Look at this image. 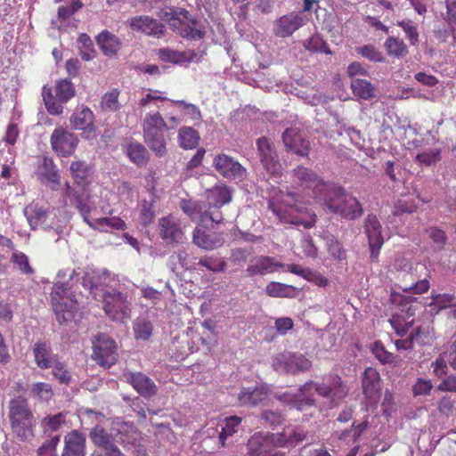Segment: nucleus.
I'll list each match as a JSON object with an SVG mask.
<instances>
[{"instance_id": "f257e3e1", "label": "nucleus", "mask_w": 456, "mask_h": 456, "mask_svg": "<svg viewBox=\"0 0 456 456\" xmlns=\"http://www.w3.org/2000/svg\"><path fill=\"white\" fill-rule=\"evenodd\" d=\"M205 200H182L183 212L199 225L208 227L221 224L224 216L221 208L232 200V190L224 183H217L205 191Z\"/></svg>"}, {"instance_id": "f03ea898", "label": "nucleus", "mask_w": 456, "mask_h": 456, "mask_svg": "<svg viewBox=\"0 0 456 456\" xmlns=\"http://www.w3.org/2000/svg\"><path fill=\"white\" fill-rule=\"evenodd\" d=\"M314 388L319 395L330 399L335 405L348 393V387L342 379L337 374H330L322 383L305 382L299 388V394L289 401L290 408L304 411L305 408L314 405V398L308 395Z\"/></svg>"}, {"instance_id": "7ed1b4c3", "label": "nucleus", "mask_w": 456, "mask_h": 456, "mask_svg": "<svg viewBox=\"0 0 456 456\" xmlns=\"http://www.w3.org/2000/svg\"><path fill=\"white\" fill-rule=\"evenodd\" d=\"M320 203L323 204L330 212L347 220H355L363 213V208L357 198L334 183L328 188Z\"/></svg>"}, {"instance_id": "20e7f679", "label": "nucleus", "mask_w": 456, "mask_h": 456, "mask_svg": "<svg viewBox=\"0 0 456 456\" xmlns=\"http://www.w3.org/2000/svg\"><path fill=\"white\" fill-rule=\"evenodd\" d=\"M294 193L288 192L280 201L269 200L268 208L282 223L301 225L305 228L314 227L316 223V215L305 212V208L303 206L294 204Z\"/></svg>"}, {"instance_id": "39448f33", "label": "nucleus", "mask_w": 456, "mask_h": 456, "mask_svg": "<svg viewBox=\"0 0 456 456\" xmlns=\"http://www.w3.org/2000/svg\"><path fill=\"white\" fill-rule=\"evenodd\" d=\"M160 18L183 38L200 40L205 35L202 24L193 19L185 9L167 7L161 12Z\"/></svg>"}, {"instance_id": "423d86ee", "label": "nucleus", "mask_w": 456, "mask_h": 456, "mask_svg": "<svg viewBox=\"0 0 456 456\" xmlns=\"http://www.w3.org/2000/svg\"><path fill=\"white\" fill-rule=\"evenodd\" d=\"M8 417L12 429L19 438L25 441L34 436L36 420L27 399L21 396L12 399Z\"/></svg>"}, {"instance_id": "0eeeda50", "label": "nucleus", "mask_w": 456, "mask_h": 456, "mask_svg": "<svg viewBox=\"0 0 456 456\" xmlns=\"http://www.w3.org/2000/svg\"><path fill=\"white\" fill-rule=\"evenodd\" d=\"M167 130V124L159 112H149L145 115L142 123L143 140L159 158L166 156L167 152L165 137Z\"/></svg>"}, {"instance_id": "6e6552de", "label": "nucleus", "mask_w": 456, "mask_h": 456, "mask_svg": "<svg viewBox=\"0 0 456 456\" xmlns=\"http://www.w3.org/2000/svg\"><path fill=\"white\" fill-rule=\"evenodd\" d=\"M43 101L50 115H61L63 112V103L75 96V88L71 81L61 79L56 81L54 87L44 86L42 89Z\"/></svg>"}, {"instance_id": "1a4fd4ad", "label": "nucleus", "mask_w": 456, "mask_h": 456, "mask_svg": "<svg viewBox=\"0 0 456 456\" xmlns=\"http://www.w3.org/2000/svg\"><path fill=\"white\" fill-rule=\"evenodd\" d=\"M53 309L60 324L74 318L77 305L75 294L70 290L69 283H54L51 292Z\"/></svg>"}, {"instance_id": "9d476101", "label": "nucleus", "mask_w": 456, "mask_h": 456, "mask_svg": "<svg viewBox=\"0 0 456 456\" xmlns=\"http://www.w3.org/2000/svg\"><path fill=\"white\" fill-rule=\"evenodd\" d=\"M248 447L251 456H285V452L278 450L284 448V440L280 433H256L248 440Z\"/></svg>"}, {"instance_id": "9b49d317", "label": "nucleus", "mask_w": 456, "mask_h": 456, "mask_svg": "<svg viewBox=\"0 0 456 456\" xmlns=\"http://www.w3.org/2000/svg\"><path fill=\"white\" fill-rule=\"evenodd\" d=\"M103 310L112 321L126 322L131 317V303L127 295L117 289L106 290L102 295Z\"/></svg>"}, {"instance_id": "f8f14e48", "label": "nucleus", "mask_w": 456, "mask_h": 456, "mask_svg": "<svg viewBox=\"0 0 456 456\" xmlns=\"http://www.w3.org/2000/svg\"><path fill=\"white\" fill-rule=\"evenodd\" d=\"M295 182L303 190L312 191L314 199L320 202L333 183L325 182L314 170L303 166L293 169Z\"/></svg>"}, {"instance_id": "ddd939ff", "label": "nucleus", "mask_w": 456, "mask_h": 456, "mask_svg": "<svg viewBox=\"0 0 456 456\" xmlns=\"http://www.w3.org/2000/svg\"><path fill=\"white\" fill-rule=\"evenodd\" d=\"M93 359L101 366L114 365L118 358L116 342L106 334H99L93 341Z\"/></svg>"}, {"instance_id": "4468645a", "label": "nucleus", "mask_w": 456, "mask_h": 456, "mask_svg": "<svg viewBox=\"0 0 456 456\" xmlns=\"http://www.w3.org/2000/svg\"><path fill=\"white\" fill-rule=\"evenodd\" d=\"M260 162L264 168L272 176L280 177L282 174V165L273 142L265 136L258 138L256 142Z\"/></svg>"}, {"instance_id": "2eb2a0df", "label": "nucleus", "mask_w": 456, "mask_h": 456, "mask_svg": "<svg viewBox=\"0 0 456 456\" xmlns=\"http://www.w3.org/2000/svg\"><path fill=\"white\" fill-rule=\"evenodd\" d=\"M273 365L278 371L296 374L309 370L312 362L302 354L284 352L273 358Z\"/></svg>"}, {"instance_id": "dca6fc26", "label": "nucleus", "mask_w": 456, "mask_h": 456, "mask_svg": "<svg viewBox=\"0 0 456 456\" xmlns=\"http://www.w3.org/2000/svg\"><path fill=\"white\" fill-rule=\"evenodd\" d=\"M50 142L53 151L58 156L67 158L75 152L79 140L74 133L59 126L53 131Z\"/></svg>"}, {"instance_id": "f3484780", "label": "nucleus", "mask_w": 456, "mask_h": 456, "mask_svg": "<svg viewBox=\"0 0 456 456\" xmlns=\"http://www.w3.org/2000/svg\"><path fill=\"white\" fill-rule=\"evenodd\" d=\"M159 235L169 245H179L186 240L181 221L171 214L159 219Z\"/></svg>"}, {"instance_id": "a211bd4d", "label": "nucleus", "mask_w": 456, "mask_h": 456, "mask_svg": "<svg viewBox=\"0 0 456 456\" xmlns=\"http://www.w3.org/2000/svg\"><path fill=\"white\" fill-rule=\"evenodd\" d=\"M364 230L369 241L370 258L371 262H378L379 251L384 244L382 226L374 214H369L364 221Z\"/></svg>"}, {"instance_id": "6ab92c4d", "label": "nucleus", "mask_w": 456, "mask_h": 456, "mask_svg": "<svg viewBox=\"0 0 456 456\" xmlns=\"http://www.w3.org/2000/svg\"><path fill=\"white\" fill-rule=\"evenodd\" d=\"M304 25L303 17L297 12H289L273 21V33L276 37L286 38Z\"/></svg>"}, {"instance_id": "aec40b11", "label": "nucleus", "mask_w": 456, "mask_h": 456, "mask_svg": "<svg viewBox=\"0 0 456 456\" xmlns=\"http://www.w3.org/2000/svg\"><path fill=\"white\" fill-rule=\"evenodd\" d=\"M215 169L224 178L242 180L246 169L236 160L226 154H218L214 158Z\"/></svg>"}, {"instance_id": "412c9836", "label": "nucleus", "mask_w": 456, "mask_h": 456, "mask_svg": "<svg viewBox=\"0 0 456 456\" xmlns=\"http://www.w3.org/2000/svg\"><path fill=\"white\" fill-rule=\"evenodd\" d=\"M362 387L368 404L377 403L380 398V376L376 369L372 367L365 369L362 378Z\"/></svg>"}, {"instance_id": "4be33fe9", "label": "nucleus", "mask_w": 456, "mask_h": 456, "mask_svg": "<svg viewBox=\"0 0 456 456\" xmlns=\"http://www.w3.org/2000/svg\"><path fill=\"white\" fill-rule=\"evenodd\" d=\"M282 142L287 151L298 156L308 157L311 150L310 142L305 139L297 129H286L282 134Z\"/></svg>"}, {"instance_id": "5701e85b", "label": "nucleus", "mask_w": 456, "mask_h": 456, "mask_svg": "<svg viewBox=\"0 0 456 456\" xmlns=\"http://www.w3.org/2000/svg\"><path fill=\"white\" fill-rule=\"evenodd\" d=\"M89 436L94 444L103 449L108 456H122V452L115 444L112 435L102 427L96 426L92 428Z\"/></svg>"}, {"instance_id": "b1692460", "label": "nucleus", "mask_w": 456, "mask_h": 456, "mask_svg": "<svg viewBox=\"0 0 456 456\" xmlns=\"http://www.w3.org/2000/svg\"><path fill=\"white\" fill-rule=\"evenodd\" d=\"M124 377L134 389L142 396L149 398L157 394V386L154 381L142 372H126Z\"/></svg>"}, {"instance_id": "393cba45", "label": "nucleus", "mask_w": 456, "mask_h": 456, "mask_svg": "<svg viewBox=\"0 0 456 456\" xmlns=\"http://www.w3.org/2000/svg\"><path fill=\"white\" fill-rule=\"evenodd\" d=\"M129 26L134 31L142 32L148 36L159 37L164 34V25L146 15L132 18Z\"/></svg>"}, {"instance_id": "a878e982", "label": "nucleus", "mask_w": 456, "mask_h": 456, "mask_svg": "<svg viewBox=\"0 0 456 456\" xmlns=\"http://www.w3.org/2000/svg\"><path fill=\"white\" fill-rule=\"evenodd\" d=\"M287 265L275 260L274 257L260 256L247 267V274L249 277L265 275L275 271L276 268H286Z\"/></svg>"}, {"instance_id": "bb28decb", "label": "nucleus", "mask_w": 456, "mask_h": 456, "mask_svg": "<svg viewBox=\"0 0 456 456\" xmlns=\"http://www.w3.org/2000/svg\"><path fill=\"white\" fill-rule=\"evenodd\" d=\"M95 41L103 55L109 58L116 57L122 45L119 37L107 29L100 32Z\"/></svg>"}, {"instance_id": "cd10ccee", "label": "nucleus", "mask_w": 456, "mask_h": 456, "mask_svg": "<svg viewBox=\"0 0 456 456\" xmlns=\"http://www.w3.org/2000/svg\"><path fill=\"white\" fill-rule=\"evenodd\" d=\"M86 436L77 430H72L65 436V446L61 456H85Z\"/></svg>"}, {"instance_id": "c85d7f7f", "label": "nucleus", "mask_w": 456, "mask_h": 456, "mask_svg": "<svg viewBox=\"0 0 456 456\" xmlns=\"http://www.w3.org/2000/svg\"><path fill=\"white\" fill-rule=\"evenodd\" d=\"M286 271L293 274L298 275L309 282L314 283L318 287H327L330 281L318 271H314L310 268H304L297 264H289L286 265Z\"/></svg>"}, {"instance_id": "c756f323", "label": "nucleus", "mask_w": 456, "mask_h": 456, "mask_svg": "<svg viewBox=\"0 0 456 456\" xmlns=\"http://www.w3.org/2000/svg\"><path fill=\"white\" fill-rule=\"evenodd\" d=\"M33 354L37 366L42 370L52 368L58 356L54 354L49 344L37 342L33 346Z\"/></svg>"}, {"instance_id": "7c9ffc66", "label": "nucleus", "mask_w": 456, "mask_h": 456, "mask_svg": "<svg viewBox=\"0 0 456 456\" xmlns=\"http://www.w3.org/2000/svg\"><path fill=\"white\" fill-rule=\"evenodd\" d=\"M94 117L93 111L86 106L77 110L70 117V124L76 130L94 132Z\"/></svg>"}, {"instance_id": "2f4dec72", "label": "nucleus", "mask_w": 456, "mask_h": 456, "mask_svg": "<svg viewBox=\"0 0 456 456\" xmlns=\"http://www.w3.org/2000/svg\"><path fill=\"white\" fill-rule=\"evenodd\" d=\"M192 242L207 250H212L223 244L222 239L216 232H207L199 227L193 231Z\"/></svg>"}, {"instance_id": "473e14b6", "label": "nucleus", "mask_w": 456, "mask_h": 456, "mask_svg": "<svg viewBox=\"0 0 456 456\" xmlns=\"http://www.w3.org/2000/svg\"><path fill=\"white\" fill-rule=\"evenodd\" d=\"M126 154L129 160L137 167H144L150 160V154L143 144L136 141H130L126 145Z\"/></svg>"}, {"instance_id": "72a5a7b5", "label": "nucleus", "mask_w": 456, "mask_h": 456, "mask_svg": "<svg viewBox=\"0 0 456 456\" xmlns=\"http://www.w3.org/2000/svg\"><path fill=\"white\" fill-rule=\"evenodd\" d=\"M157 55L164 62L181 64L192 61L197 54L194 51L179 52L169 48H160L157 51Z\"/></svg>"}, {"instance_id": "f704fd0d", "label": "nucleus", "mask_w": 456, "mask_h": 456, "mask_svg": "<svg viewBox=\"0 0 456 456\" xmlns=\"http://www.w3.org/2000/svg\"><path fill=\"white\" fill-rule=\"evenodd\" d=\"M351 89L353 94L360 100H371L376 96V87L367 80L362 78H354L351 81Z\"/></svg>"}, {"instance_id": "c9c22d12", "label": "nucleus", "mask_w": 456, "mask_h": 456, "mask_svg": "<svg viewBox=\"0 0 456 456\" xmlns=\"http://www.w3.org/2000/svg\"><path fill=\"white\" fill-rule=\"evenodd\" d=\"M267 397L265 389L260 387L243 388L238 395V401L240 405L256 406Z\"/></svg>"}, {"instance_id": "e433bc0d", "label": "nucleus", "mask_w": 456, "mask_h": 456, "mask_svg": "<svg viewBox=\"0 0 456 456\" xmlns=\"http://www.w3.org/2000/svg\"><path fill=\"white\" fill-rule=\"evenodd\" d=\"M265 292L272 297L293 298L297 295L296 287L278 281H271L265 287Z\"/></svg>"}, {"instance_id": "4c0bfd02", "label": "nucleus", "mask_w": 456, "mask_h": 456, "mask_svg": "<svg viewBox=\"0 0 456 456\" xmlns=\"http://www.w3.org/2000/svg\"><path fill=\"white\" fill-rule=\"evenodd\" d=\"M384 48L387 53L394 58L403 59L409 54L404 41L396 37H388L384 43Z\"/></svg>"}, {"instance_id": "58836bf2", "label": "nucleus", "mask_w": 456, "mask_h": 456, "mask_svg": "<svg viewBox=\"0 0 456 456\" xmlns=\"http://www.w3.org/2000/svg\"><path fill=\"white\" fill-rule=\"evenodd\" d=\"M77 49L81 59L89 61L96 57V50L90 37L86 33H82L77 38Z\"/></svg>"}, {"instance_id": "ea45409f", "label": "nucleus", "mask_w": 456, "mask_h": 456, "mask_svg": "<svg viewBox=\"0 0 456 456\" xmlns=\"http://www.w3.org/2000/svg\"><path fill=\"white\" fill-rule=\"evenodd\" d=\"M89 226L94 230L98 229L102 231H104L107 227L118 231H124L126 229L125 221L118 216L96 218L92 220Z\"/></svg>"}, {"instance_id": "a19ab883", "label": "nucleus", "mask_w": 456, "mask_h": 456, "mask_svg": "<svg viewBox=\"0 0 456 456\" xmlns=\"http://www.w3.org/2000/svg\"><path fill=\"white\" fill-rule=\"evenodd\" d=\"M179 145L183 149H194L198 146L200 134L191 126H183L178 132Z\"/></svg>"}, {"instance_id": "79ce46f5", "label": "nucleus", "mask_w": 456, "mask_h": 456, "mask_svg": "<svg viewBox=\"0 0 456 456\" xmlns=\"http://www.w3.org/2000/svg\"><path fill=\"white\" fill-rule=\"evenodd\" d=\"M70 174L77 185L85 186L90 175L88 165L82 160H76L70 164Z\"/></svg>"}, {"instance_id": "37998d69", "label": "nucleus", "mask_w": 456, "mask_h": 456, "mask_svg": "<svg viewBox=\"0 0 456 456\" xmlns=\"http://www.w3.org/2000/svg\"><path fill=\"white\" fill-rule=\"evenodd\" d=\"M154 203L155 200L148 201L146 200H142L139 204V222L142 226H148L151 224L155 218V210H154Z\"/></svg>"}, {"instance_id": "c03bdc74", "label": "nucleus", "mask_w": 456, "mask_h": 456, "mask_svg": "<svg viewBox=\"0 0 456 456\" xmlns=\"http://www.w3.org/2000/svg\"><path fill=\"white\" fill-rule=\"evenodd\" d=\"M240 423L241 418L237 416H231L225 419L224 426L222 428V431L219 435V440L222 446H224L225 440L228 436H231L237 432V428Z\"/></svg>"}, {"instance_id": "a18cd8bd", "label": "nucleus", "mask_w": 456, "mask_h": 456, "mask_svg": "<svg viewBox=\"0 0 456 456\" xmlns=\"http://www.w3.org/2000/svg\"><path fill=\"white\" fill-rule=\"evenodd\" d=\"M118 95L119 91L118 89H113L110 92L106 93L101 101V109L104 111H117L119 110V102H118Z\"/></svg>"}, {"instance_id": "49530a36", "label": "nucleus", "mask_w": 456, "mask_h": 456, "mask_svg": "<svg viewBox=\"0 0 456 456\" xmlns=\"http://www.w3.org/2000/svg\"><path fill=\"white\" fill-rule=\"evenodd\" d=\"M31 395L43 402H49L53 396V387L45 382L35 383L31 387Z\"/></svg>"}, {"instance_id": "de8ad7c7", "label": "nucleus", "mask_w": 456, "mask_h": 456, "mask_svg": "<svg viewBox=\"0 0 456 456\" xmlns=\"http://www.w3.org/2000/svg\"><path fill=\"white\" fill-rule=\"evenodd\" d=\"M134 338L137 340H148L151 335L153 327L151 322L146 320H137L134 323Z\"/></svg>"}, {"instance_id": "09e8293b", "label": "nucleus", "mask_w": 456, "mask_h": 456, "mask_svg": "<svg viewBox=\"0 0 456 456\" xmlns=\"http://www.w3.org/2000/svg\"><path fill=\"white\" fill-rule=\"evenodd\" d=\"M172 104L182 108L183 116L194 121L201 119V112L198 106L182 100L170 101Z\"/></svg>"}, {"instance_id": "8fccbe9b", "label": "nucleus", "mask_w": 456, "mask_h": 456, "mask_svg": "<svg viewBox=\"0 0 456 456\" xmlns=\"http://www.w3.org/2000/svg\"><path fill=\"white\" fill-rule=\"evenodd\" d=\"M397 26L400 27L405 33L410 44L411 45H417L419 43V31L417 25L412 20H403L397 22Z\"/></svg>"}, {"instance_id": "3c124183", "label": "nucleus", "mask_w": 456, "mask_h": 456, "mask_svg": "<svg viewBox=\"0 0 456 456\" xmlns=\"http://www.w3.org/2000/svg\"><path fill=\"white\" fill-rule=\"evenodd\" d=\"M422 330L421 327H417L411 334L410 336L405 339H398L395 341V346L398 350H408L411 349L413 347V344L416 343H422L423 341L420 340L421 335H422Z\"/></svg>"}, {"instance_id": "603ef678", "label": "nucleus", "mask_w": 456, "mask_h": 456, "mask_svg": "<svg viewBox=\"0 0 456 456\" xmlns=\"http://www.w3.org/2000/svg\"><path fill=\"white\" fill-rule=\"evenodd\" d=\"M356 52L362 55L363 58L368 59L373 62H385L386 58L382 54L381 52L377 50V48L372 45H367L361 47L356 48Z\"/></svg>"}, {"instance_id": "864d4df0", "label": "nucleus", "mask_w": 456, "mask_h": 456, "mask_svg": "<svg viewBox=\"0 0 456 456\" xmlns=\"http://www.w3.org/2000/svg\"><path fill=\"white\" fill-rule=\"evenodd\" d=\"M66 415L62 412L52 416H46L42 420V425L45 431H58L62 424L65 423Z\"/></svg>"}, {"instance_id": "5fc2aeb1", "label": "nucleus", "mask_w": 456, "mask_h": 456, "mask_svg": "<svg viewBox=\"0 0 456 456\" xmlns=\"http://www.w3.org/2000/svg\"><path fill=\"white\" fill-rule=\"evenodd\" d=\"M53 377L61 383L68 385L71 380V374L65 364L57 359L52 366Z\"/></svg>"}, {"instance_id": "6e6d98bb", "label": "nucleus", "mask_w": 456, "mask_h": 456, "mask_svg": "<svg viewBox=\"0 0 456 456\" xmlns=\"http://www.w3.org/2000/svg\"><path fill=\"white\" fill-rule=\"evenodd\" d=\"M417 209V205L413 200L399 199L393 209L394 216H402L403 214H411Z\"/></svg>"}, {"instance_id": "4d7b16f0", "label": "nucleus", "mask_w": 456, "mask_h": 456, "mask_svg": "<svg viewBox=\"0 0 456 456\" xmlns=\"http://www.w3.org/2000/svg\"><path fill=\"white\" fill-rule=\"evenodd\" d=\"M454 296L452 294H436L432 295L430 306L436 308L438 311L448 308L454 305Z\"/></svg>"}, {"instance_id": "13d9d810", "label": "nucleus", "mask_w": 456, "mask_h": 456, "mask_svg": "<svg viewBox=\"0 0 456 456\" xmlns=\"http://www.w3.org/2000/svg\"><path fill=\"white\" fill-rule=\"evenodd\" d=\"M11 261L17 265L19 270L24 274H32L33 268L29 265L28 256L22 252H14L11 256Z\"/></svg>"}, {"instance_id": "bf43d9fd", "label": "nucleus", "mask_w": 456, "mask_h": 456, "mask_svg": "<svg viewBox=\"0 0 456 456\" xmlns=\"http://www.w3.org/2000/svg\"><path fill=\"white\" fill-rule=\"evenodd\" d=\"M372 352L376 358L382 363H393L395 357L388 352L380 341H376L372 346Z\"/></svg>"}, {"instance_id": "052dcab7", "label": "nucleus", "mask_w": 456, "mask_h": 456, "mask_svg": "<svg viewBox=\"0 0 456 456\" xmlns=\"http://www.w3.org/2000/svg\"><path fill=\"white\" fill-rule=\"evenodd\" d=\"M448 361H447V353L446 351L441 353L435 362H432L431 366L433 367V373L437 378H442L445 376L448 372Z\"/></svg>"}, {"instance_id": "680f3d73", "label": "nucleus", "mask_w": 456, "mask_h": 456, "mask_svg": "<svg viewBox=\"0 0 456 456\" xmlns=\"http://www.w3.org/2000/svg\"><path fill=\"white\" fill-rule=\"evenodd\" d=\"M284 440V447H293L305 439V434L298 429L281 433Z\"/></svg>"}, {"instance_id": "e2e57ef3", "label": "nucleus", "mask_w": 456, "mask_h": 456, "mask_svg": "<svg viewBox=\"0 0 456 456\" xmlns=\"http://www.w3.org/2000/svg\"><path fill=\"white\" fill-rule=\"evenodd\" d=\"M328 251L332 257L343 261L346 259V251L341 242L334 238L329 239L327 242Z\"/></svg>"}, {"instance_id": "0e129e2a", "label": "nucleus", "mask_w": 456, "mask_h": 456, "mask_svg": "<svg viewBox=\"0 0 456 456\" xmlns=\"http://www.w3.org/2000/svg\"><path fill=\"white\" fill-rule=\"evenodd\" d=\"M83 3L80 0H72L68 6H60L58 8V18L60 20H67L75 12L83 7Z\"/></svg>"}, {"instance_id": "69168bd1", "label": "nucleus", "mask_w": 456, "mask_h": 456, "mask_svg": "<svg viewBox=\"0 0 456 456\" xmlns=\"http://www.w3.org/2000/svg\"><path fill=\"white\" fill-rule=\"evenodd\" d=\"M440 155L441 151L439 149H434L429 151L419 153L416 156V161L426 166H430L440 160Z\"/></svg>"}, {"instance_id": "338daca9", "label": "nucleus", "mask_w": 456, "mask_h": 456, "mask_svg": "<svg viewBox=\"0 0 456 456\" xmlns=\"http://www.w3.org/2000/svg\"><path fill=\"white\" fill-rule=\"evenodd\" d=\"M432 388L433 385L430 380L419 378L412 387V392L415 396L428 395Z\"/></svg>"}, {"instance_id": "774afa93", "label": "nucleus", "mask_w": 456, "mask_h": 456, "mask_svg": "<svg viewBox=\"0 0 456 456\" xmlns=\"http://www.w3.org/2000/svg\"><path fill=\"white\" fill-rule=\"evenodd\" d=\"M301 248L303 250V253L312 258H316L318 255V249L314 244V241L310 236H305L301 241Z\"/></svg>"}]
</instances>
